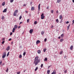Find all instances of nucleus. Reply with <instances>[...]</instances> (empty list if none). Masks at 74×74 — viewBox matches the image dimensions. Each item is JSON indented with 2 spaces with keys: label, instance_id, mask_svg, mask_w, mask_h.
Returning a JSON list of instances; mask_svg holds the SVG:
<instances>
[{
  "label": "nucleus",
  "instance_id": "obj_27",
  "mask_svg": "<svg viewBox=\"0 0 74 74\" xmlns=\"http://www.w3.org/2000/svg\"><path fill=\"white\" fill-rule=\"evenodd\" d=\"M56 21L57 22V23H58L59 22V20H58V19H56Z\"/></svg>",
  "mask_w": 74,
  "mask_h": 74
},
{
  "label": "nucleus",
  "instance_id": "obj_42",
  "mask_svg": "<svg viewBox=\"0 0 74 74\" xmlns=\"http://www.w3.org/2000/svg\"><path fill=\"white\" fill-rule=\"evenodd\" d=\"M10 53V52H8L7 55V56H8V55H9V53Z\"/></svg>",
  "mask_w": 74,
  "mask_h": 74
},
{
  "label": "nucleus",
  "instance_id": "obj_16",
  "mask_svg": "<svg viewBox=\"0 0 74 74\" xmlns=\"http://www.w3.org/2000/svg\"><path fill=\"white\" fill-rule=\"evenodd\" d=\"M47 72L48 74H49V73H50V70H47Z\"/></svg>",
  "mask_w": 74,
  "mask_h": 74
},
{
  "label": "nucleus",
  "instance_id": "obj_34",
  "mask_svg": "<svg viewBox=\"0 0 74 74\" xmlns=\"http://www.w3.org/2000/svg\"><path fill=\"white\" fill-rule=\"evenodd\" d=\"M21 73V72L19 71L17 73V74H20Z\"/></svg>",
  "mask_w": 74,
  "mask_h": 74
},
{
  "label": "nucleus",
  "instance_id": "obj_50",
  "mask_svg": "<svg viewBox=\"0 0 74 74\" xmlns=\"http://www.w3.org/2000/svg\"><path fill=\"white\" fill-rule=\"evenodd\" d=\"M62 20H63V19H62L61 20V21H60V23H62Z\"/></svg>",
  "mask_w": 74,
  "mask_h": 74
},
{
  "label": "nucleus",
  "instance_id": "obj_21",
  "mask_svg": "<svg viewBox=\"0 0 74 74\" xmlns=\"http://www.w3.org/2000/svg\"><path fill=\"white\" fill-rule=\"evenodd\" d=\"M47 60H48V59L47 58H45L44 60V61H47Z\"/></svg>",
  "mask_w": 74,
  "mask_h": 74
},
{
  "label": "nucleus",
  "instance_id": "obj_51",
  "mask_svg": "<svg viewBox=\"0 0 74 74\" xmlns=\"http://www.w3.org/2000/svg\"><path fill=\"white\" fill-rule=\"evenodd\" d=\"M74 20H73V25L74 24Z\"/></svg>",
  "mask_w": 74,
  "mask_h": 74
},
{
  "label": "nucleus",
  "instance_id": "obj_59",
  "mask_svg": "<svg viewBox=\"0 0 74 74\" xmlns=\"http://www.w3.org/2000/svg\"><path fill=\"white\" fill-rule=\"evenodd\" d=\"M22 22H21L20 23V24H22Z\"/></svg>",
  "mask_w": 74,
  "mask_h": 74
},
{
  "label": "nucleus",
  "instance_id": "obj_18",
  "mask_svg": "<svg viewBox=\"0 0 74 74\" xmlns=\"http://www.w3.org/2000/svg\"><path fill=\"white\" fill-rule=\"evenodd\" d=\"M63 38L61 39L60 40V42H63Z\"/></svg>",
  "mask_w": 74,
  "mask_h": 74
},
{
  "label": "nucleus",
  "instance_id": "obj_30",
  "mask_svg": "<svg viewBox=\"0 0 74 74\" xmlns=\"http://www.w3.org/2000/svg\"><path fill=\"white\" fill-rule=\"evenodd\" d=\"M29 21H30V19H28L27 20V23H29Z\"/></svg>",
  "mask_w": 74,
  "mask_h": 74
},
{
  "label": "nucleus",
  "instance_id": "obj_17",
  "mask_svg": "<svg viewBox=\"0 0 74 74\" xmlns=\"http://www.w3.org/2000/svg\"><path fill=\"white\" fill-rule=\"evenodd\" d=\"M38 53L39 54L40 53H41V50H38Z\"/></svg>",
  "mask_w": 74,
  "mask_h": 74
},
{
  "label": "nucleus",
  "instance_id": "obj_23",
  "mask_svg": "<svg viewBox=\"0 0 74 74\" xmlns=\"http://www.w3.org/2000/svg\"><path fill=\"white\" fill-rule=\"evenodd\" d=\"M37 70H38V67H36V68L35 69V71H37Z\"/></svg>",
  "mask_w": 74,
  "mask_h": 74
},
{
  "label": "nucleus",
  "instance_id": "obj_54",
  "mask_svg": "<svg viewBox=\"0 0 74 74\" xmlns=\"http://www.w3.org/2000/svg\"><path fill=\"white\" fill-rule=\"evenodd\" d=\"M20 27H21V26H19L18 27V29H20Z\"/></svg>",
  "mask_w": 74,
  "mask_h": 74
},
{
  "label": "nucleus",
  "instance_id": "obj_31",
  "mask_svg": "<svg viewBox=\"0 0 74 74\" xmlns=\"http://www.w3.org/2000/svg\"><path fill=\"white\" fill-rule=\"evenodd\" d=\"M14 0H10V3H12L14 1Z\"/></svg>",
  "mask_w": 74,
  "mask_h": 74
},
{
  "label": "nucleus",
  "instance_id": "obj_3",
  "mask_svg": "<svg viewBox=\"0 0 74 74\" xmlns=\"http://www.w3.org/2000/svg\"><path fill=\"white\" fill-rule=\"evenodd\" d=\"M5 56H6V53H5V52H4L3 53V54L2 56V58H5Z\"/></svg>",
  "mask_w": 74,
  "mask_h": 74
},
{
  "label": "nucleus",
  "instance_id": "obj_35",
  "mask_svg": "<svg viewBox=\"0 0 74 74\" xmlns=\"http://www.w3.org/2000/svg\"><path fill=\"white\" fill-rule=\"evenodd\" d=\"M21 18H22V16H20L19 17V20H21Z\"/></svg>",
  "mask_w": 74,
  "mask_h": 74
},
{
  "label": "nucleus",
  "instance_id": "obj_1",
  "mask_svg": "<svg viewBox=\"0 0 74 74\" xmlns=\"http://www.w3.org/2000/svg\"><path fill=\"white\" fill-rule=\"evenodd\" d=\"M40 62V60H38V57H36L35 58L34 64H35V66H37L38 63Z\"/></svg>",
  "mask_w": 74,
  "mask_h": 74
},
{
  "label": "nucleus",
  "instance_id": "obj_12",
  "mask_svg": "<svg viewBox=\"0 0 74 74\" xmlns=\"http://www.w3.org/2000/svg\"><path fill=\"white\" fill-rule=\"evenodd\" d=\"M73 46L71 45L70 47V49L71 50H72V49H73Z\"/></svg>",
  "mask_w": 74,
  "mask_h": 74
},
{
  "label": "nucleus",
  "instance_id": "obj_47",
  "mask_svg": "<svg viewBox=\"0 0 74 74\" xmlns=\"http://www.w3.org/2000/svg\"><path fill=\"white\" fill-rule=\"evenodd\" d=\"M26 4H24L23 5V7H25V6H26Z\"/></svg>",
  "mask_w": 74,
  "mask_h": 74
},
{
  "label": "nucleus",
  "instance_id": "obj_22",
  "mask_svg": "<svg viewBox=\"0 0 74 74\" xmlns=\"http://www.w3.org/2000/svg\"><path fill=\"white\" fill-rule=\"evenodd\" d=\"M34 10V7H32L31 8V10Z\"/></svg>",
  "mask_w": 74,
  "mask_h": 74
},
{
  "label": "nucleus",
  "instance_id": "obj_36",
  "mask_svg": "<svg viewBox=\"0 0 74 74\" xmlns=\"http://www.w3.org/2000/svg\"><path fill=\"white\" fill-rule=\"evenodd\" d=\"M25 55H26V52H24L23 53V55H24V56H25Z\"/></svg>",
  "mask_w": 74,
  "mask_h": 74
},
{
  "label": "nucleus",
  "instance_id": "obj_38",
  "mask_svg": "<svg viewBox=\"0 0 74 74\" xmlns=\"http://www.w3.org/2000/svg\"><path fill=\"white\" fill-rule=\"evenodd\" d=\"M8 68H7V69L6 71V72H7H7H8Z\"/></svg>",
  "mask_w": 74,
  "mask_h": 74
},
{
  "label": "nucleus",
  "instance_id": "obj_15",
  "mask_svg": "<svg viewBox=\"0 0 74 74\" xmlns=\"http://www.w3.org/2000/svg\"><path fill=\"white\" fill-rule=\"evenodd\" d=\"M5 17L4 16H2V18H1V19H2V20H3V19H4L5 18Z\"/></svg>",
  "mask_w": 74,
  "mask_h": 74
},
{
  "label": "nucleus",
  "instance_id": "obj_40",
  "mask_svg": "<svg viewBox=\"0 0 74 74\" xmlns=\"http://www.w3.org/2000/svg\"><path fill=\"white\" fill-rule=\"evenodd\" d=\"M64 73H67V70H66L65 71H64Z\"/></svg>",
  "mask_w": 74,
  "mask_h": 74
},
{
  "label": "nucleus",
  "instance_id": "obj_25",
  "mask_svg": "<svg viewBox=\"0 0 74 74\" xmlns=\"http://www.w3.org/2000/svg\"><path fill=\"white\" fill-rule=\"evenodd\" d=\"M63 51H61V52H60V55H62V53H63Z\"/></svg>",
  "mask_w": 74,
  "mask_h": 74
},
{
  "label": "nucleus",
  "instance_id": "obj_14",
  "mask_svg": "<svg viewBox=\"0 0 74 74\" xmlns=\"http://www.w3.org/2000/svg\"><path fill=\"white\" fill-rule=\"evenodd\" d=\"M62 18H63V16L62 15H60V19H62Z\"/></svg>",
  "mask_w": 74,
  "mask_h": 74
},
{
  "label": "nucleus",
  "instance_id": "obj_39",
  "mask_svg": "<svg viewBox=\"0 0 74 74\" xmlns=\"http://www.w3.org/2000/svg\"><path fill=\"white\" fill-rule=\"evenodd\" d=\"M46 49H44L43 52H45L46 51Z\"/></svg>",
  "mask_w": 74,
  "mask_h": 74
},
{
  "label": "nucleus",
  "instance_id": "obj_64",
  "mask_svg": "<svg viewBox=\"0 0 74 74\" xmlns=\"http://www.w3.org/2000/svg\"><path fill=\"white\" fill-rule=\"evenodd\" d=\"M58 74H60V73H59Z\"/></svg>",
  "mask_w": 74,
  "mask_h": 74
},
{
  "label": "nucleus",
  "instance_id": "obj_49",
  "mask_svg": "<svg viewBox=\"0 0 74 74\" xmlns=\"http://www.w3.org/2000/svg\"><path fill=\"white\" fill-rule=\"evenodd\" d=\"M1 63H2V61H0V64H1Z\"/></svg>",
  "mask_w": 74,
  "mask_h": 74
},
{
  "label": "nucleus",
  "instance_id": "obj_32",
  "mask_svg": "<svg viewBox=\"0 0 74 74\" xmlns=\"http://www.w3.org/2000/svg\"><path fill=\"white\" fill-rule=\"evenodd\" d=\"M40 67L41 68H42V67H43V64H41Z\"/></svg>",
  "mask_w": 74,
  "mask_h": 74
},
{
  "label": "nucleus",
  "instance_id": "obj_57",
  "mask_svg": "<svg viewBox=\"0 0 74 74\" xmlns=\"http://www.w3.org/2000/svg\"><path fill=\"white\" fill-rule=\"evenodd\" d=\"M58 38L59 39H60V36H59L58 37Z\"/></svg>",
  "mask_w": 74,
  "mask_h": 74
},
{
  "label": "nucleus",
  "instance_id": "obj_5",
  "mask_svg": "<svg viewBox=\"0 0 74 74\" xmlns=\"http://www.w3.org/2000/svg\"><path fill=\"white\" fill-rule=\"evenodd\" d=\"M40 42V41L39 40H38L36 41V44H39Z\"/></svg>",
  "mask_w": 74,
  "mask_h": 74
},
{
  "label": "nucleus",
  "instance_id": "obj_56",
  "mask_svg": "<svg viewBox=\"0 0 74 74\" xmlns=\"http://www.w3.org/2000/svg\"><path fill=\"white\" fill-rule=\"evenodd\" d=\"M32 2H30V4L31 5H32Z\"/></svg>",
  "mask_w": 74,
  "mask_h": 74
},
{
  "label": "nucleus",
  "instance_id": "obj_8",
  "mask_svg": "<svg viewBox=\"0 0 74 74\" xmlns=\"http://www.w3.org/2000/svg\"><path fill=\"white\" fill-rule=\"evenodd\" d=\"M14 29H17L18 28V25H15L14 26Z\"/></svg>",
  "mask_w": 74,
  "mask_h": 74
},
{
  "label": "nucleus",
  "instance_id": "obj_61",
  "mask_svg": "<svg viewBox=\"0 0 74 74\" xmlns=\"http://www.w3.org/2000/svg\"><path fill=\"white\" fill-rule=\"evenodd\" d=\"M72 1H73V3H74V0H73Z\"/></svg>",
  "mask_w": 74,
  "mask_h": 74
},
{
  "label": "nucleus",
  "instance_id": "obj_41",
  "mask_svg": "<svg viewBox=\"0 0 74 74\" xmlns=\"http://www.w3.org/2000/svg\"><path fill=\"white\" fill-rule=\"evenodd\" d=\"M45 42H46L47 41V38H45L44 40Z\"/></svg>",
  "mask_w": 74,
  "mask_h": 74
},
{
  "label": "nucleus",
  "instance_id": "obj_63",
  "mask_svg": "<svg viewBox=\"0 0 74 74\" xmlns=\"http://www.w3.org/2000/svg\"><path fill=\"white\" fill-rule=\"evenodd\" d=\"M23 33H24L23 32V33L22 34H23Z\"/></svg>",
  "mask_w": 74,
  "mask_h": 74
},
{
  "label": "nucleus",
  "instance_id": "obj_48",
  "mask_svg": "<svg viewBox=\"0 0 74 74\" xmlns=\"http://www.w3.org/2000/svg\"><path fill=\"white\" fill-rule=\"evenodd\" d=\"M47 10H48V9H49V7H48H48H47Z\"/></svg>",
  "mask_w": 74,
  "mask_h": 74
},
{
  "label": "nucleus",
  "instance_id": "obj_2",
  "mask_svg": "<svg viewBox=\"0 0 74 74\" xmlns=\"http://www.w3.org/2000/svg\"><path fill=\"white\" fill-rule=\"evenodd\" d=\"M41 19H43L45 18V16L44 15V13H42L41 15Z\"/></svg>",
  "mask_w": 74,
  "mask_h": 74
},
{
  "label": "nucleus",
  "instance_id": "obj_7",
  "mask_svg": "<svg viewBox=\"0 0 74 74\" xmlns=\"http://www.w3.org/2000/svg\"><path fill=\"white\" fill-rule=\"evenodd\" d=\"M10 46H8L7 48H6V50L7 51H8V50H10Z\"/></svg>",
  "mask_w": 74,
  "mask_h": 74
},
{
  "label": "nucleus",
  "instance_id": "obj_44",
  "mask_svg": "<svg viewBox=\"0 0 74 74\" xmlns=\"http://www.w3.org/2000/svg\"><path fill=\"white\" fill-rule=\"evenodd\" d=\"M69 23V21H67L66 22V24H68V23Z\"/></svg>",
  "mask_w": 74,
  "mask_h": 74
},
{
  "label": "nucleus",
  "instance_id": "obj_58",
  "mask_svg": "<svg viewBox=\"0 0 74 74\" xmlns=\"http://www.w3.org/2000/svg\"><path fill=\"white\" fill-rule=\"evenodd\" d=\"M69 27H70V24H69V25L68 26Z\"/></svg>",
  "mask_w": 74,
  "mask_h": 74
},
{
  "label": "nucleus",
  "instance_id": "obj_6",
  "mask_svg": "<svg viewBox=\"0 0 74 74\" xmlns=\"http://www.w3.org/2000/svg\"><path fill=\"white\" fill-rule=\"evenodd\" d=\"M64 34H62L60 36L61 38H63V37H64Z\"/></svg>",
  "mask_w": 74,
  "mask_h": 74
},
{
  "label": "nucleus",
  "instance_id": "obj_55",
  "mask_svg": "<svg viewBox=\"0 0 74 74\" xmlns=\"http://www.w3.org/2000/svg\"><path fill=\"white\" fill-rule=\"evenodd\" d=\"M4 39H5V38H4L2 39V40L3 41V40H4Z\"/></svg>",
  "mask_w": 74,
  "mask_h": 74
},
{
  "label": "nucleus",
  "instance_id": "obj_53",
  "mask_svg": "<svg viewBox=\"0 0 74 74\" xmlns=\"http://www.w3.org/2000/svg\"><path fill=\"white\" fill-rule=\"evenodd\" d=\"M56 13H57V14H58V10H57V11H56Z\"/></svg>",
  "mask_w": 74,
  "mask_h": 74
},
{
  "label": "nucleus",
  "instance_id": "obj_26",
  "mask_svg": "<svg viewBox=\"0 0 74 74\" xmlns=\"http://www.w3.org/2000/svg\"><path fill=\"white\" fill-rule=\"evenodd\" d=\"M22 55H20L19 56V58H20V59H21V58H22Z\"/></svg>",
  "mask_w": 74,
  "mask_h": 74
},
{
  "label": "nucleus",
  "instance_id": "obj_43",
  "mask_svg": "<svg viewBox=\"0 0 74 74\" xmlns=\"http://www.w3.org/2000/svg\"><path fill=\"white\" fill-rule=\"evenodd\" d=\"M51 14H53V10H51Z\"/></svg>",
  "mask_w": 74,
  "mask_h": 74
},
{
  "label": "nucleus",
  "instance_id": "obj_45",
  "mask_svg": "<svg viewBox=\"0 0 74 74\" xmlns=\"http://www.w3.org/2000/svg\"><path fill=\"white\" fill-rule=\"evenodd\" d=\"M12 32L10 33V36H12Z\"/></svg>",
  "mask_w": 74,
  "mask_h": 74
},
{
  "label": "nucleus",
  "instance_id": "obj_10",
  "mask_svg": "<svg viewBox=\"0 0 74 74\" xmlns=\"http://www.w3.org/2000/svg\"><path fill=\"white\" fill-rule=\"evenodd\" d=\"M60 2H61V0H58L57 1V3H60Z\"/></svg>",
  "mask_w": 74,
  "mask_h": 74
},
{
  "label": "nucleus",
  "instance_id": "obj_28",
  "mask_svg": "<svg viewBox=\"0 0 74 74\" xmlns=\"http://www.w3.org/2000/svg\"><path fill=\"white\" fill-rule=\"evenodd\" d=\"M44 32L43 31H42L41 34L42 35H43L44 34Z\"/></svg>",
  "mask_w": 74,
  "mask_h": 74
},
{
  "label": "nucleus",
  "instance_id": "obj_13",
  "mask_svg": "<svg viewBox=\"0 0 74 74\" xmlns=\"http://www.w3.org/2000/svg\"><path fill=\"white\" fill-rule=\"evenodd\" d=\"M15 30V29L14 28L13 29L12 32H13V33H14Z\"/></svg>",
  "mask_w": 74,
  "mask_h": 74
},
{
  "label": "nucleus",
  "instance_id": "obj_24",
  "mask_svg": "<svg viewBox=\"0 0 74 74\" xmlns=\"http://www.w3.org/2000/svg\"><path fill=\"white\" fill-rule=\"evenodd\" d=\"M2 5L3 6V5H5V2H3L2 3Z\"/></svg>",
  "mask_w": 74,
  "mask_h": 74
},
{
  "label": "nucleus",
  "instance_id": "obj_11",
  "mask_svg": "<svg viewBox=\"0 0 74 74\" xmlns=\"http://www.w3.org/2000/svg\"><path fill=\"white\" fill-rule=\"evenodd\" d=\"M38 11H40V4H39L38 6Z\"/></svg>",
  "mask_w": 74,
  "mask_h": 74
},
{
  "label": "nucleus",
  "instance_id": "obj_4",
  "mask_svg": "<svg viewBox=\"0 0 74 74\" xmlns=\"http://www.w3.org/2000/svg\"><path fill=\"white\" fill-rule=\"evenodd\" d=\"M33 32V29H31L29 31V33H30V34H32V33Z\"/></svg>",
  "mask_w": 74,
  "mask_h": 74
},
{
  "label": "nucleus",
  "instance_id": "obj_37",
  "mask_svg": "<svg viewBox=\"0 0 74 74\" xmlns=\"http://www.w3.org/2000/svg\"><path fill=\"white\" fill-rule=\"evenodd\" d=\"M53 27V25H51V29H52Z\"/></svg>",
  "mask_w": 74,
  "mask_h": 74
},
{
  "label": "nucleus",
  "instance_id": "obj_60",
  "mask_svg": "<svg viewBox=\"0 0 74 74\" xmlns=\"http://www.w3.org/2000/svg\"><path fill=\"white\" fill-rule=\"evenodd\" d=\"M25 12H26V13H27V12H27V11H25Z\"/></svg>",
  "mask_w": 74,
  "mask_h": 74
},
{
  "label": "nucleus",
  "instance_id": "obj_20",
  "mask_svg": "<svg viewBox=\"0 0 74 74\" xmlns=\"http://www.w3.org/2000/svg\"><path fill=\"white\" fill-rule=\"evenodd\" d=\"M14 16H16V13L14 12Z\"/></svg>",
  "mask_w": 74,
  "mask_h": 74
},
{
  "label": "nucleus",
  "instance_id": "obj_9",
  "mask_svg": "<svg viewBox=\"0 0 74 74\" xmlns=\"http://www.w3.org/2000/svg\"><path fill=\"white\" fill-rule=\"evenodd\" d=\"M7 12V9L6 8L3 11V12Z\"/></svg>",
  "mask_w": 74,
  "mask_h": 74
},
{
  "label": "nucleus",
  "instance_id": "obj_62",
  "mask_svg": "<svg viewBox=\"0 0 74 74\" xmlns=\"http://www.w3.org/2000/svg\"><path fill=\"white\" fill-rule=\"evenodd\" d=\"M55 26H56V24H55V26H54V27H55Z\"/></svg>",
  "mask_w": 74,
  "mask_h": 74
},
{
  "label": "nucleus",
  "instance_id": "obj_52",
  "mask_svg": "<svg viewBox=\"0 0 74 74\" xmlns=\"http://www.w3.org/2000/svg\"><path fill=\"white\" fill-rule=\"evenodd\" d=\"M12 39L11 38H10L8 40L9 41H11V40Z\"/></svg>",
  "mask_w": 74,
  "mask_h": 74
},
{
  "label": "nucleus",
  "instance_id": "obj_33",
  "mask_svg": "<svg viewBox=\"0 0 74 74\" xmlns=\"http://www.w3.org/2000/svg\"><path fill=\"white\" fill-rule=\"evenodd\" d=\"M5 42V41H3L2 42V44H4V42Z\"/></svg>",
  "mask_w": 74,
  "mask_h": 74
},
{
  "label": "nucleus",
  "instance_id": "obj_29",
  "mask_svg": "<svg viewBox=\"0 0 74 74\" xmlns=\"http://www.w3.org/2000/svg\"><path fill=\"white\" fill-rule=\"evenodd\" d=\"M37 23V21H35L34 22V24H35V25H36Z\"/></svg>",
  "mask_w": 74,
  "mask_h": 74
},
{
  "label": "nucleus",
  "instance_id": "obj_19",
  "mask_svg": "<svg viewBox=\"0 0 74 74\" xmlns=\"http://www.w3.org/2000/svg\"><path fill=\"white\" fill-rule=\"evenodd\" d=\"M18 10H16L14 11V12L17 13H18Z\"/></svg>",
  "mask_w": 74,
  "mask_h": 74
},
{
  "label": "nucleus",
  "instance_id": "obj_46",
  "mask_svg": "<svg viewBox=\"0 0 74 74\" xmlns=\"http://www.w3.org/2000/svg\"><path fill=\"white\" fill-rule=\"evenodd\" d=\"M69 27L68 26L67 27V30H69Z\"/></svg>",
  "mask_w": 74,
  "mask_h": 74
}]
</instances>
